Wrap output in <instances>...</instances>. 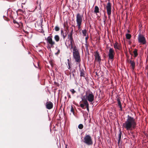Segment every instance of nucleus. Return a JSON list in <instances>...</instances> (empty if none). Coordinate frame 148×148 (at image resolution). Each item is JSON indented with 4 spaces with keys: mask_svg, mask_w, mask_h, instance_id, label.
<instances>
[{
    "mask_svg": "<svg viewBox=\"0 0 148 148\" xmlns=\"http://www.w3.org/2000/svg\"><path fill=\"white\" fill-rule=\"evenodd\" d=\"M136 125L135 119L128 115L126 121L123 123L122 126L123 128L126 129L127 130H131L135 128Z\"/></svg>",
    "mask_w": 148,
    "mask_h": 148,
    "instance_id": "nucleus-1",
    "label": "nucleus"
},
{
    "mask_svg": "<svg viewBox=\"0 0 148 148\" xmlns=\"http://www.w3.org/2000/svg\"><path fill=\"white\" fill-rule=\"evenodd\" d=\"M86 95L83 97L84 98L87 99L91 103L94 99V94L89 89L87 90L85 92Z\"/></svg>",
    "mask_w": 148,
    "mask_h": 148,
    "instance_id": "nucleus-2",
    "label": "nucleus"
},
{
    "mask_svg": "<svg viewBox=\"0 0 148 148\" xmlns=\"http://www.w3.org/2000/svg\"><path fill=\"white\" fill-rule=\"evenodd\" d=\"M83 20V15L79 13H78L76 16V26L77 27L78 30L80 29H81V25Z\"/></svg>",
    "mask_w": 148,
    "mask_h": 148,
    "instance_id": "nucleus-3",
    "label": "nucleus"
},
{
    "mask_svg": "<svg viewBox=\"0 0 148 148\" xmlns=\"http://www.w3.org/2000/svg\"><path fill=\"white\" fill-rule=\"evenodd\" d=\"M73 57L77 62L79 63L81 61V59L78 50L75 46L73 47Z\"/></svg>",
    "mask_w": 148,
    "mask_h": 148,
    "instance_id": "nucleus-4",
    "label": "nucleus"
},
{
    "mask_svg": "<svg viewBox=\"0 0 148 148\" xmlns=\"http://www.w3.org/2000/svg\"><path fill=\"white\" fill-rule=\"evenodd\" d=\"M73 34L69 33L68 35V38L70 40L69 41H67V42L65 43V45L66 46L67 48H70V49L71 50L73 48V43L74 42V40L73 37Z\"/></svg>",
    "mask_w": 148,
    "mask_h": 148,
    "instance_id": "nucleus-5",
    "label": "nucleus"
},
{
    "mask_svg": "<svg viewBox=\"0 0 148 148\" xmlns=\"http://www.w3.org/2000/svg\"><path fill=\"white\" fill-rule=\"evenodd\" d=\"M46 40L48 48L50 49L51 48H53L54 47V45L56 44V43L53 40L52 36H48L46 39Z\"/></svg>",
    "mask_w": 148,
    "mask_h": 148,
    "instance_id": "nucleus-6",
    "label": "nucleus"
},
{
    "mask_svg": "<svg viewBox=\"0 0 148 148\" xmlns=\"http://www.w3.org/2000/svg\"><path fill=\"white\" fill-rule=\"evenodd\" d=\"M83 142L88 145H92L93 144L92 138L89 135H85L84 138Z\"/></svg>",
    "mask_w": 148,
    "mask_h": 148,
    "instance_id": "nucleus-7",
    "label": "nucleus"
},
{
    "mask_svg": "<svg viewBox=\"0 0 148 148\" xmlns=\"http://www.w3.org/2000/svg\"><path fill=\"white\" fill-rule=\"evenodd\" d=\"M138 42L140 44L145 45L146 43V40L144 36L140 34H139L138 38Z\"/></svg>",
    "mask_w": 148,
    "mask_h": 148,
    "instance_id": "nucleus-8",
    "label": "nucleus"
},
{
    "mask_svg": "<svg viewBox=\"0 0 148 148\" xmlns=\"http://www.w3.org/2000/svg\"><path fill=\"white\" fill-rule=\"evenodd\" d=\"M115 52L113 48H110L108 53V58L110 60H113L114 59Z\"/></svg>",
    "mask_w": 148,
    "mask_h": 148,
    "instance_id": "nucleus-9",
    "label": "nucleus"
},
{
    "mask_svg": "<svg viewBox=\"0 0 148 148\" xmlns=\"http://www.w3.org/2000/svg\"><path fill=\"white\" fill-rule=\"evenodd\" d=\"M94 56L95 57V62H97L100 64L101 61V59L99 54L98 51H96L94 53Z\"/></svg>",
    "mask_w": 148,
    "mask_h": 148,
    "instance_id": "nucleus-10",
    "label": "nucleus"
},
{
    "mask_svg": "<svg viewBox=\"0 0 148 148\" xmlns=\"http://www.w3.org/2000/svg\"><path fill=\"white\" fill-rule=\"evenodd\" d=\"M106 8L107 9V12L108 15V16L109 17H110L111 13V5L110 2H108L106 6Z\"/></svg>",
    "mask_w": 148,
    "mask_h": 148,
    "instance_id": "nucleus-11",
    "label": "nucleus"
},
{
    "mask_svg": "<svg viewBox=\"0 0 148 148\" xmlns=\"http://www.w3.org/2000/svg\"><path fill=\"white\" fill-rule=\"evenodd\" d=\"M53 104L51 101H47L45 104L46 108L49 110L51 109L53 107Z\"/></svg>",
    "mask_w": 148,
    "mask_h": 148,
    "instance_id": "nucleus-12",
    "label": "nucleus"
},
{
    "mask_svg": "<svg viewBox=\"0 0 148 148\" xmlns=\"http://www.w3.org/2000/svg\"><path fill=\"white\" fill-rule=\"evenodd\" d=\"M114 47L116 50V49L120 50L121 48V45L117 42H116L114 44Z\"/></svg>",
    "mask_w": 148,
    "mask_h": 148,
    "instance_id": "nucleus-13",
    "label": "nucleus"
},
{
    "mask_svg": "<svg viewBox=\"0 0 148 148\" xmlns=\"http://www.w3.org/2000/svg\"><path fill=\"white\" fill-rule=\"evenodd\" d=\"M117 101L118 102V106H119L120 108V110L121 111L122 110V105L120 100V99L119 98H118L117 99Z\"/></svg>",
    "mask_w": 148,
    "mask_h": 148,
    "instance_id": "nucleus-14",
    "label": "nucleus"
},
{
    "mask_svg": "<svg viewBox=\"0 0 148 148\" xmlns=\"http://www.w3.org/2000/svg\"><path fill=\"white\" fill-rule=\"evenodd\" d=\"M82 102L83 103V104H84V106H87L89 105V104L88 102V100L85 99V98H83L82 99Z\"/></svg>",
    "mask_w": 148,
    "mask_h": 148,
    "instance_id": "nucleus-15",
    "label": "nucleus"
},
{
    "mask_svg": "<svg viewBox=\"0 0 148 148\" xmlns=\"http://www.w3.org/2000/svg\"><path fill=\"white\" fill-rule=\"evenodd\" d=\"M61 35L62 36L64 39L67 36L66 32L64 33V31L62 30L61 31Z\"/></svg>",
    "mask_w": 148,
    "mask_h": 148,
    "instance_id": "nucleus-16",
    "label": "nucleus"
},
{
    "mask_svg": "<svg viewBox=\"0 0 148 148\" xmlns=\"http://www.w3.org/2000/svg\"><path fill=\"white\" fill-rule=\"evenodd\" d=\"M130 63L131 64L132 68L134 69L135 67V63L134 61L130 60Z\"/></svg>",
    "mask_w": 148,
    "mask_h": 148,
    "instance_id": "nucleus-17",
    "label": "nucleus"
},
{
    "mask_svg": "<svg viewBox=\"0 0 148 148\" xmlns=\"http://www.w3.org/2000/svg\"><path fill=\"white\" fill-rule=\"evenodd\" d=\"M54 39L56 42H58L60 40V37L58 35H56L54 36Z\"/></svg>",
    "mask_w": 148,
    "mask_h": 148,
    "instance_id": "nucleus-18",
    "label": "nucleus"
},
{
    "mask_svg": "<svg viewBox=\"0 0 148 148\" xmlns=\"http://www.w3.org/2000/svg\"><path fill=\"white\" fill-rule=\"evenodd\" d=\"M99 7L97 6H95V7L94 12L97 14V13H99Z\"/></svg>",
    "mask_w": 148,
    "mask_h": 148,
    "instance_id": "nucleus-19",
    "label": "nucleus"
},
{
    "mask_svg": "<svg viewBox=\"0 0 148 148\" xmlns=\"http://www.w3.org/2000/svg\"><path fill=\"white\" fill-rule=\"evenodd\" d=\"M75 70L74 69L73 71L72 72V76H71V73H70V78L71 79L72 78H74L75 76Z\"/></svg>",
    "mask_w": 148,
    "mask_h": 148,
    "instance_id": "nucleus-20",
    "label": "nucleus"
},
{
    "mask_svg": "<svg viewBox=\"0 0 148 148\" xmlns=\"http://www.w3.org/2000/svg\"><path fill=\"white\" fill-rule=\"evenodd\" d=\"M121 135H122V132H121V131H119V135H118V144H119L120 141L121 140Z\"/></svg>",
    "mask_w": 148,
    "mask_h": 148,
    "instance_id": "nucleus-21",
    "label": "nucleus"
},
{
    "mask_svg": "<svg viewBox=\"0 0 148 148\" xmlns=\"http://www.w3.org/2000/svg\"><path fill=\"white\" fill-rule=\"evenodd\" d=\"M82 33L83 34V36H86L87 35H88L87 34V31L86 29H84L82 30Z\"/></svg>",
    "mask_w": 148,
    "mask_h": 148,
    "instance_id": "nucleus-22",
    "label": "nucleus"
},
{
    "mask_svg": "<svg viewBox=\"0 0 148 148\" xmlns=\"http://www.w3.org/2000/svg\"><path fill=\"white\" fill-rule=\"evenodd\" d=\"M133 53L134 54V57H136L138 56L137 51L136 49H135L133 51Z\"/></svg>",
    "mask_w": 148,
    "mask_h": 148,
    "instance_id": "nucleus-23",
    "label": "nucleus"
},
{
    "mask_svg": "<svg viewBox=\"0 0 148 148\" xmlns=\"http://www.w3.org/2000/svg\"><path fill=\"white\" fill-rule=\"evenodd\" d=\"M131 37V34H126V38L127 39H130Z\"/></svg>",
    "mask_w": 148,
    "mask_h": 148,
    "instance_id": "nucleus-24",
    "label": "nucleus"
},
{
    "mask_svg": "<svg viewBox=\"0 0 148 148\" xmlns=\"http://www.w3.org/2000/svg\"><path fill=\"white\" fill-rule=\"evenodd\" d=\"M80 75L81 77H84V73L83 70H81L80 71Z\"/></svg>",
    "mask_w": 148,
    "mask_h": 148,
    "instance_id": "nucleus-25",
    "label": "nucleus"
},
{
    "mask_svg": "<svg viewBox=\"0 0 148 148\" xmlns=\"http://www.w3.org/2000/svg\"><path fill=\"white\" fill-rule=\"evenodd\" d=\"M78 127L80 129H82L83 128V125L82 124H80L78 125Z\"/></svg>",
    "mask_w": 148,
    "mask_h": 148,
    "instance_id": "nucleus-26",
    "label": "nucleus"
},
{
    "mask_svg": "<svg viewBox=\"0 0 148 148\" xmlns=\"http://www.w3.org/2000/svg\"><path fill=\"white\" fill-rule=\"evenodd\" d=\"M68 62L67 64L68 65H71V59H67Z\"/></svg>",
    "mask_w": 148,
    "mask_h": 148,
    "instance_id": "nucleus-27",
    "label": "nucleus"
},
{
    "mask_svg": "<svg viewBox=\"0 0 148 148\" xmlns=\"http://www.w3.org/2000/svg\"><path fill=\"white\" fill-rule=\"evenodd\" d=\"M13 22L15 24H16L17 25V27H19L20 26V24L19 23H18V22H17L15 20H14L13 21Z\"/></svg>",
    "mask_w": 148,
    "mask_h": 148,
    "instance_id": "nucleus-28",
    "label": "nucleus"
},
{
    "mask_svg": "<svg viewBox=\"0 0 148 148\" xmlns=\"http://www.w3.org/2000/svg\"><path fill=\"white\" fill-rule=\"evenodd\" d=\"M55 31L56 32H58L60 30V28L58 27L57 26H56L55 27Z\"/></svg>",
    "mask_w": 148,
    "mask_h": 148,
    "instance_id": "nucleus-29",
    "label": "nucleus"
},
{
    "mask_svg": "<svg viewBox=\"0 0 148 148\" xmlns=\"http://www.w3.org/2000/svg\"><path fill=\"white\" fill-rule=\"evenodd\" d=\"M70 91L72 92L73 94H74L76 92L75 90H74L73 89H71L70 90Z\"/></svg>",
    "mask_w": 148,
    "mask_h": 148,
    "instance_id": "nucleus-30",
    "label": "nucleus"
},
{
    "mask_svg": "<svg viewBox=\"0 0 148 148\" xmlns=\"http://www.w3.org/2000/svg\"><path fill=\"white\" fill-rule=\"evenodd\" d=\"M80 106L82 109H85V108H84V104L81 103L80 104Z\"/></svg>",
    "mask_w": 148,
    "mask_h": 148,
    "instance_id": "nucleus-31",
    "label": "nucleus"
},
{
    "mask_svg": "<svg viewBox=\"0 0 148 148\" xmlns=\"http://www.w3.org/2000/svg\"><path fill=\"white\" fill-rule=\"evenodd\" d=\"M86 36V37H85V41H86V43H87V40L88 39L89 37H88V35H87L86 36Z\"/></svg>",
    "mask_w": 148,
    "mask_h": 148,
    "instance_id": "nucleus-32",
    "label": "nucleus"
},
{
    "mask_svg": "<svg viewBox=\"0 0 148 148\" xmlns=\"http://www.w3.org/2000/svg\"><path fill=\"white\" fill-rule=\"evenodd\" d=\"M71 112L74 113L73 109L72 106H71Z\"/></svg>",
    "mask_w": 148,
    "mask_h": 148,
    "instance_id": "nucleus-33",
    "label": "nucleus"
},
{
    "mask_svg": "<svg viewBox=\"0 0 148 148\" xmlns=\"http://www.w3.org/2000/svg\"><path fill=\"white\" fill-rule=\"evenodd\" d=\"M60 50L59 49H58V51L56 53V54H59L60 53Z\"/></svg>",
    "mask_w": 148,
    "mask_h": 148,
    "instance_id": "nucleus-34",
    "label": "nucleus"
},
{
    "mask_svg": "<svg viewBox=\"0 0 148 148\" xmlns=\"http://www.w3.org/2000/svg\"><path fill=\"white\" fill-rule=\"evenodd\" d=\"M86 108L87 110L88 111H89V105L88 106H86Z\"/></svg>",
    "mask_w": 148,
    "mask_h": 148,
    "instance_id": "nucleus-35",
    "label": "nucleus"
},
{
    "mask_svg": "<svg viewBox=\"0 0 148 148\" xmlns=\"http://www.w3.org/2000/svg\"><path fill=\"white\" fill-rule=\"evenodd\" d=\"M69 33H72L73 34V29H72L71 30V32Z\"/></svg>",
    "mask_w": 148,
    "mask_h": 148,
    "instance_id": "nucleus-36",
    "label": "nucleus"
},
{
    "mask_svg": "<svg viewBox=\"0 0 148 148\" xmlns=\"http://www.w3.org/2000/svg\"><path fill=\"white\" fill-rule=\"evenodd\" d=\"M68 95L69 98H71V95L69 94V93H68Z\"/></svg>",
    "mask_w": 148,
    "mask_h": 148,
    "instance_id": "nucleus-37",
    "label": "nucleus"
},
{
    "mask_svg": "<svg viewBox=\"0 0 148 148\" xmlns=\"http://www.w3.org/2000/svg\"><path fill=\"white\" fill-rule=\"evenodd\" d=\"M146 69L147 71V76H148V66H147L146 67Z\"/></svg>",
    "mask_w": 148,
    "mask_h": 148,
    "instance_id": "nucleus-38",
    "label": "nucleus"
},
{
    "mask_svg": "<svg viewBox=\"0 0 148 148\" xmlns=\"http://www.w3.org/2000/svg\"><path fill=\"white\" fill-rule=\"evenodd\" d=\"M71 67V65H68V69H70Z\"/></svg>",
    "mask_w": 148,
    "mask_h": 148,
    "instance_id": "nucleus-39",
    "label": "nucleus"
},
{
    "mask_svg": "<svg viewBox=\"0 0 148 148\" xmlns=\"http://www.w3.org/2000/svg\"><path fill=\"white\" fill-rule=\"evenodd\" d=\"M86 48H88L87 45H86Z\"/></svg>",
    "mask_w": 148,
    "mask_h": 148,
    "instance_id": "nucleus-40",
    "label": "nucleus"
},
{
    "mask_svg": "<svg viewBox=\"0 0 148 148\" xmlns=\"http://www.w3.org/2000/svg\"><path fill=\"white\" fill-rule=\"evenodd\" d=\"M51 66H53V64H52V63H51Z\"/></svg>",
    "mask_w": 148,
    "mask_h": 148,
    "instance_id": "nucleus-41",
    "label": "nucleus"
},
{
    "mask_svg": "<svg viewBox=\"0 0 148 148\" xmlns=\"http://www.w3.org/2000/svg\"><path fill=\"white\" fill-rule=\"evenodd\" d=\"M65 148H67V147H66Z\"/></svg>",
    "mask_w": 148,
    "mask_h": 148,
    "instance_id": "nucleus-42",
    "label": "nucleus"
}]
</instances>
